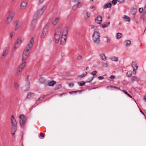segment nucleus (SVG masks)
<instances>
[{"instance_id":"nucleus-37","label":"nucleus","mask_w":146,"mask_h":146,"mask_svg":"<svg viewBox=\"0 0 146 146\" xmlns=\"http://www.w3.org/2000/svg\"><path fill=\"white\" fill-rule=\"evenodd\" d=\"M123 92H124L125 94L127 96H128L129 97H130V98H132V96L130 95L127 92L125 91V90H123Z\"/></svg>"},{"instance_id":"nucleus-21","label":"nucleus","mask_w":146,"mask_h":146,"mask_svg":"<svg viewBox=\"0 0 146 146\" xmlns=\"http://www.w3.org/2000/svg\"><path fill=\"white\" fill-rule=\"evenodd\" d=\"M131 41L129 40H127L125 41L124 42V43H125V45L126 46H129L131 44Z\"/></svg>"},{"instance_id":"nucleus-31","label":"nucleus","mask_w":146,"mask_h":146,"mask_svg":"<svg viewBox=\"0 0 146 146\" xmlns=\"http://www.w3.org/2000/svg\"><path fill=\"white\" fill-rule=\"evenodd\" d=\"M61 85L60 84L57 85L56 86L54 90H56L59 89L61 87Z\"/></svg>"},{"instance_id":"nucleus-35","label":"nucleus","mask_w":146,"mask_h":146,"mask_svg":"<svg viewBox=\"0 0 146 146\" xmlns=\"http://www.w3.org/2000/svg\"><path fill=\"white\" fill-rule=\"evenodd\" d=\"M87 74V72H85V73L84 74H83L81 75H80L79 77L80 78H83Z\"/></svg>"},{"instance_id":"nucleus-27","label":"nucleus","mask_w":146,"mask_h":146,"mask_svg":"<svg viewBox=\"0 0 146 146\" xmlns=\"http://www.w3.org/2000/svg\"><path fill=\"white\" fill-rule=\"evenodd\" d=\"M100 56L101 58L103 60L105 61L106 60L107 58L104 54L101 55Z\"/></svg>"},{"instance_id":"nucleus-1","label":"nucleus","mask_w":146,"mask_h":146,"mask_svg":"<svg viewBox=\"0 0 146 146\" xmlns=\"http://www.w3.org/2000/svg\"><path fill=\"white\" fill-rule=\"evenodd\" d=\"M34 42V40L33 38L31 39L30 43L28 44L26 48L23 52L22 56V60L25 61L28 57L29 54V51L31 50L32 47Z\"/></svg>"},{"instance_id":"nucleus-48","label":"nucleus","mask_w":146,"mask_h":146,"mask_svg":"<svg viewBox=\"0 0 146 146\" xmlns=\"http://www.w3.org/2000/svg\"><path fill=\"white\" fill-rule=\"evenodd\" d=\"M143 9L142 8H140L139 9V11L140 13H141L142 12L143 13Z\"/></svg>"},{"instance_id":"nucleus-45","label":"nucleus","mask_w":146,"mask_h":146,"mask_svg":"<svg viewBox=\"0 0 146 146\" xmlns=\"http://www.w3.org/2000/svg\"><path fill=\"white\" fill-rule=\"evenodd\" d=\"M102 27L103 28H105L106 27H108V25H107L106 24H102Z\"/></svg>"},{"instance_id":"nucleus-59","label":"nucleus","mask_w":146,"mask_h":146,"mask_svg":"<svg viewBox=\"0 0 146 146\" xmlns=\"http://www.w3.org/2000/svg\"><path fill=\"white\" fill-rule=\"evenodd\" d=\"M69 93L71 94H73L74 93H76V91H72V92H69Z\"/></svg>"},{"instance_id":"nucleus-24","label":"nucleus","mask_w":146,"mask_h":146,"mask_svg":"<svg viewBox=\"0 0 146 146\" xmlns=\"http://www.w3.org/2000/svg\"><path fill=\"white\" fill-rule=\"evenodd\" d=\"M42 31L44 33V35H46L48 31V28L47 27H45Z\"/></svg>"},{"instance_id":"nucleus-57","label":"nucleus","mask_w":146,"mask_h":146,"mask_svg":"<svg viewBox=\"0 0 146 146\" xmlns=\"http://www.w3.org/2000/svg\"><path fill=\"white\" fill-rule=\"evenodd\" d=\"M120 3H122L125 1V0H117Z\"/></svg>"},{"instance_id":"nucleus-25","label":"nucleus","mask_w":146,"mask_h":146,"mask_svg":"<svg viewBox=\"0 0 146 146\" xmlns=\"http://www.w3.org/2000/svg\"><path fill=\"white\" fill-rule=\"evenodd\" d=\"M68 33V31L66 29L64 30L62 33V36H66Z\"/></svg>"},{"instance_id":"nucleus-54","label":"nucleus","mask_w":146,"mask_h":146,"mask_svg":"<svg viewBox=\"0 0 146 146\" xmlns=\"http://www.w3.org/2000/svg\"><path fill=\"white\" fill-rule=\"evenodd\" d=\"M137 69H134L133 70V73L134 75H135L136 74V70Z\"/></svg>"},{"instance_id":"nucleus-53","label":"nucleus","mask_w":146,"mask_h":146,"mask_svg":"<svg viewBox=\"0 0 146 146\" xmlns=\"http://www.w3.org/2000/svg\"><path fill=\"white\" fill-rule=\"evenodd\" d=\"M104 79L103 76H99L98 77V79L100 80H102Z\"/></svg>"},{"instance_id":"nucleus-36","label":"nucleus","mask_w":146,"mask_h":146,"mask_svg":"<svg viewBox=\"0 0 146 146\" xmlns=\"http://www.w3.org/2000/svg\"><path fill=\"white\" fill-rule=\"evenodd\" d=\"M94 78V77H92L90 79L89 78L88 79V80L86 81V82L90 83L91 82L93 79Z\"/></svg>"},{"instance_id":"nucleus-11","label":"nucleus","mask_w":146,"mask_h":146,"mask_svg":"<svg viewBox=\"0 0 146 146\" xmlns=\"http://www.w3.org/2000/svg\"><path fill=\"white\" fill-rule=\"evenodd\" d=\"M102 22V17L100 15H98L95 19V23L98 24H101Z\"/></svg>"},{"instance_id":"nucleus-47","label":"nucleus","mask_w":146,"mask_h":146,"mask_svg":"<svg viewBox=\"0 0 146 146\" xmlns=\"http://www.w3.org/2000/svg\"><path fill=\"white\" fill-rule=\"evenodd\" d=\"M74 86V84L73 82H72L69 84V86L70 87H72Z\"/></svg>"},{"instance_id":"nucleus-20","label":"nucleus","mask_w":146,"mask_h":146,"mask_svg":"<svg viewBox=\"0 0 146 146\" xmlns=\"http://www.w3.org/2000/svg\"><path fill=\"white\" fill-rule=\"evenodd\" d=\"M56 83V82L54 80H52L49 82L48 85L49 86H53Z\"/></svg>"},{"instance_id":"nucleus-44","label":"nucleus","mask_w":146,"mask_h":146,"mask_svg":"<svg viewBox=\"0 0 146 146\" xmlns=\"http://www.w3.org/2000/svg\"><path fill=\"white\" fill-rule=\"evenodd\" d=\"M46 35H44V33L42 31V33L41 34L40 37L41 38H43L44 37V36Z\"/></svg>"},{"instance_id":"nucleus-63","label":"nucleus","mask_w":146,"mask_h":146,"mask_svg":"<svg viewBox=\"0 0 146 146\" xmlns=\"http://www.w3.org/2000/svg\"><path fill=\"white\" fill-rule=\"evenodd\" d=\"M49 25L50 24L48 23H47L46 24V25L45 27H47V28H48V27H49Z\"/></svg>"},{"instance_id":"nucleus-39","label":"nucleus","mask_w":146,"mask_h":146,"mask_svg":"<svg viewBox=\"0 0 146 146\" xmlns=\"http://www.w3.org/2000/svg\"><path fill=\"white\" fill-rule=\"evenodd\" d=\"M14 85L15 88L16 89H17L18 88L19 86V84L17 83H15L14 84Z\"/></svg>"},{"instance_id":"nucleus-2","label":"nucleus","mask_w":146,"mask_h":146,"mask_svg":"<svg viewBox=\"0 0 146 146\" xmlns=\"http://www.w3.org/2000/svg\"><path fill=\"white\" fill-rule=\"evenodd\" d=\"M11 120L12 123L11 130V133L13 135H14L17 129V123L13 115L11 116Z\"/></svg>"},{"instance_id":"nucleus-64","label":"nucleus","mask_w":146,"mask_h":146,"mask_svg":"<svg viewBox=\"0 0 146 146\" xmlns=\"http://www.w3.org/2000/svg\"><path fill=\"white\" fill-rule=\"evenodd\" d=\"M146 96H145V97H144L143 98V100L146 102V98H145Z\"/></svg>"},{"instance_id":"nucleus-33","label":"nucleus","mask_w":146,"mask_h":146,"mask_svg":"<svg viewBox=\"0 0 146 146\" xmlns=\"http://www.w3.org/2000/svg\"><path fill=\"white\" fill-rule=\"evenodd\" d=\"M122 34L120 33H118L117 34L116 37L117 39L120 38L122 36Z\"/></svg>"},{"instance_id":"nucleus-56","label":"nucleus","mask_w":146,"mask_h":146,"mask_svg":"<svg viewBox=\"0 0 146 146\" xmlns=\"http://www.w3.org/2000/svg\"><path fill=\"white\" fill-rule=\"evenodd\" d=\"M77 7L76 6V5H74L72 7V9L73 10H75L76 8Z\"/></svg>"},{"instance_id":"nucleus-52","label":"nucleus","mask_w":146,"mask_h":146,"mask_svg":"<svg viewBox=\"0 0 146 146\" xmlns=\"http://www.w3.org/2000/svg\"><path fill=\"white\" fill-rule=\"evenodd\" d=\"M108 66L107 64L106 63H105L103 64L102 66L104 67H106Z\"/></svg>"},{"instance_id":"nucleus-26","label":"nucleus","mask_w":146,"mask_h":146,"mask_svg":"<svg viewBox=\"0 0 146 146\" xmlns=\"http://www.w3.org/2000/svg\"><path fill=\"white\" fill-rule=\"evenodd\" d=\"M77 84L80 86H82L85 85V82L83 81H81V82H78Z\"/></svg>"},{"instance_id":"nucleus-3","label":"nucleus","mask_w":146,"mask_h":146,"mask_svg":"<svg viewBox=\"0 0 146 146\" xmlns=\"http://www.w3.org/2000/svg\"><path fill=\"white\" fill-rule=\"evenodd\" d=\"M61 25L59 26L58 28L56 29L55 32L54 37L56 43H58L60 38V35L61 34Z\"/></svg>"},{"instance_id":"nucleus-43","label":"nucleus","mask_w":146,"mask_h":146,"mask_svg":"<svg viewBox=\"0 0 146 146\" xmlns=\"http://www.w3.org/2000/svg\"><path fill=\"white\" fill-rule=\"evenodd\" d=\"M109 87H110V86H108L107 88H108ZM110 87L111 88H114L117 89H118V90H120V88H118V87H117L114 86H110Z\"/></svg>"},{"instance_id":"nucleus-28","label":"nucleus","mask_w":146,"mask_h":146,"mask_svg":"<svg viewBox=\"0 0 146 146\" xmlns=\"http://www.w3.org/2000/svg\"><path fill=\"white\" fill-rule=\"evenodd\" d=\"M45 81V79L43 78H40L39 80L40 82L42 84L44 83Z\"/></svg>"},{"instance_id":"nucleus-60","label":"nucleus","mask_w":146,"mask_h":146,"mask_svg":"<svg viewBox=\"0 0 146 146\" xmlns=\"http://www.w3.org/2000/svg\"><path fill=\"white\" fill-rule=\"evenodd\" d=\"M44 0H39L38 1V2L40 3L41 4L44 1Z\"/></svg>"},{"instance_id":"nucleus-15","label":"nucleus","mask_w":146,"mask_h":146,"mask_svg":"<svg viewBox=\"0 0 146 146\" xmlns=\"http://www.w3.org/2000/svg\"><path fill=\"white\" fill-rule=\"evenodd\" d=\"M59 20L58 18H57L55 19H53L52 20V24L54 25H56L58 23V21Z\"/></svg>"},{"instance_id":"nucleus-30","label":"nucleus","mask_w":146,"mask_h":146,"mask_svg":"<svg viewBox=\"0 0 146 146\" xmlns=\"http://www.w3.org/2000/svg\"><path fill=\"white\" fill-rule=\"evenodd\" d=\"M132 74V72L131 71H129L127 72L126 75L128 77H129L131 76Z\"/></svg>"},{"instance_id":"nucleus-32","label":"nucleus","mask_w":146,"mask_h":146,"mask_svg":"<svg viewBox=\"0 0 146 146\" xmlns=\"http://www.w3.org/2000/svg\"><path fill=\"white\" fill-rule=\"evenodd\" d=\"M137 78L135 76H133L131 79V81L133 82L134 81L137 80Z\"/></svg>"},{"instance_id":"nucleus-10","label":"nucleus","mask_w":146,"mask_h":146,"mask_svg":"<svg viewBox=\"0 0 146 146\" xmlns=\"http://www.w3.org/2000/svg\"><path fill=\"white\" fill-rule=\"evenodd\" d=\"M14 24L16 25L15 27V30H17L22 25V24L20 22L16 21L14 22Z\"/></svg>"},{"instance_id":"nucleus-61","label":"nucleus","mask_w":146,"mask_h":146,"mask_svg":"<svg viewBox=\"0 0 146 146\" xmlns=\"http://www.w3.org/2000/svg\"><path fill=\"white\" fill-rule=\"evenodd\" d=\"M82 90H79L76 91V93L78 92H80V93H81L82 92Z\"/></svg>"},{"instance_id":"nucleus-14","label":"nucleus","mask_w":146,"mask_h":146,"mask_svg":"<svg viewBox=\"0 0 146 146\" xmlns=\"http://www.w3.org/2000/svg\"><path fill=\"white\" fill-rule=\"evenodd\" d=\"M26 80L28 82L27 84V89H26V90H25V91L27 92V91H29L30 87V83L29 80L28 75L27 76V77L26 79Z\"/></svg>"},{"instance_id":"nucleus-16","label":"nucleus","mask_w":146,"mask_h":146,"mask_svg":"<svg viewBox=\"0 0 146 146\" xmlns=\"http://www.w3.org/2000/svg\"><path fill=\"white\" fill-rule=\"evenodd\" d=\"M131 66L134 69H137L138 68V66H137V64L134 61H132L131 64Z\"/></svg>"},{"instance_id":"nucleus-58","label":"nucleus","mask_w":146,"mask_h":146,"mask_svg":"<svg viewBox=\"0 0 146 146\" xmlns=\"http://www.w3.org/2000/svg\"><path fill=\"white\" fill-rule=\"evenodd\" d=\"M115 78V77L113 75H111L110 77V78L111 79H114Z\"/></svg>"},{"instance_id":"nucleus-42","label":"nucleus","mask_w":146,"mask_h":146,"mask_svg":"<svg viewBox=\"0 0 146 146\" xmlns=\"http://www.w3.org/2000/svg\"><path fill=\"white\" fill-rule=\"evenodd\" d=\"M140 19L141 20H143V21H144V19H145V15L144 14H143L141 16Z\"/></svg>"},{"instance_id":"nucleus-29","label":"nucleus","mask_w":146,"mask_h":146,"mask_svg":"<svg viewBox=\"0 0 146 146\" xmlns=\"http://www.w3.org/2000/svg\"><path fill=\"white\" fill-rule=\"evenodd\" d=\"M123 18L124 19H125L126 21H130V18L129 17L127 16L126 15L124 16Z\"/></svg>"},{"instance_id":"nucleus-22","label":"nucleus","mask_w":146,"mask_h":146,"mask_svg":"<svg viewBox=\"0 0 146 146\" xmlns=\"http://www.w3.org/2000/svg\"><path fill=\"white\" fill-rule=\"evenodd\" d=\"M34 95L35 94L33 93L29 92L27 94V98L29 99L31 96H34Z\"/></svg>"},{"instance_id":"nucleus-17","label":"nucleus","mask_w":146,"mask_h":146,"mask_svg":"<svg viewBox=\"0 0 146 146\" xmlns=\"http://www.w3.org/2000/svg\"><path fill=\"white\" fill-rule=\"evenodd\" d=\"M137 11V9L136 8H133L131 10V13L133 15H135Z\"/></svg>"},{"instance_id":"nucleus-55","label":"nucleus","mask_w":146,"mask_h":146,"mask_svg":"<svg viewBox=\"0 0 146 146\" xmlns=\"http://www.w3.org/2000/svg\"><path fill=\"white\" fill-rule=\"evenodd\" d=\"M40 136L41 137H44L45 136V134L42 133H40Z\"/></svg>"},{"instance_id":"nucleus-12","label":"nucleus","mask_w":146,"mask_h":146,"mask_svg":"<svg viewBox=\"0 0 146 146\" xmlns=\"http://www.w3.org/2000/svg\"><path fill=\"white\" fill-rule=\"evenodd\" d=\"M66 36H62L60 40V44L62 45H64L66 42Z\"/></svg>"},{"instance_id":"nucleus-38","label":"nucleus","mask_w":146,"mask_h":146,"mask_svg":"<svg viewBox=\"0 0 146 146\" xmlns=\"http://www.w3.org/2000/svg\"><path fill=\"white\" fill-rule=\"evenodd\" d=\"M97 73V71L96 70H94V71H93L92 72L91 74H92L93 75V76L94 77H95L96 76V75H97L96 74Z\"/></svg>"},{"instance_id":"nucleus-5","label":"nucleus","mask_w":146,"mask_h":146,"mask_svg":"<svg viewBox=\"0 0 146 146\" xmlns=\"http://www.w3.org/2000/svg\"><path fill=\"white\" fill-rule=\"evenodd\" d=\"M19 123L21 127H23L27 120L26 117L23 114H21L19 115Z\"/></svg>"},{"instance_id":"nucleus-41","label":"nucleus","mask_w":146,"mask_h":146,"mask_svg":"<svg viewBox=\"0 0 146 146\" xmlns=\"http://www.w3.org/2000/svg\"><path fill=\"white\" fill-rule=\"evenodd\" d=\"M82 6V4L80 2H78L76 5V6L77 7L80 8Z\"/></svg>"},{"instance_id":"nucleus-34","label":"nucleus","mask_w":146,"mask_h":146,"mask_svg":"<svg viewBox=\"0 0 146 146\" xmlns=\"http://www.w3.org/2000/svg\"><path fill=\"white\" fill-rule=\"evenodd\" d=\"M111 60L112 61H117L118 60V58L115 56L112 57H111Z\"/></svg>"},{"instance_id":"nucleus-62","label":"nucleus","mask_w":146,"mask_h":146,"mask_svg":"<svg viewBox=\"0 0 146 146\" xmlns=\"http://www.w3.org/2000/svg\"><path fill=\"white\" fill-rule=\"evenodd\" d=\"M140 112L143 114L144 115H145L144 113L143 112V111L141 110L140 109Z\"/></svg>"},{"instance_id":"nucleus-6","label":"nucleus","mask_w":146,"mask_h":146,"mask_svg":"<svg viewBox=\"0 0 146 146\" xmlns=\"http://www.w3.org/2000/svg\"><path fill=\"white\" fill-rule=\"evenodd\" d=\"M46 8L47 6H43L42 8L40 9L35 14L34 16V17L38 19L46 9Z\"/></svg>"},{"instance_id":"nucleus-13","label":"nucleus","mask_w":146,"mask_h":146,"mask_svg":"<svg viewBox=\"0 0 146 146\" xmlns=\"http://www.w3.org/2000/svg\"><path fill=\"white\" fill-rule=\"evenodd\" d=\"M37 19H38L34 17L33 20L32 21L31 24V27L33 29L35 27Z\"/></svg>"},{"instance_id":"nucleus-49","label":"nucleus","mask_w":146,"mask_h":146,"mask_svg":"<svg viewBox=\"0 0 146 146\" xmlns=\"http://www.w3.org/2000/svg\"><path fill=\"white\" fill-rule=\"evenodd\" d=\"M15 34V33L14 32H13L11 33L10 34V35L11 36V38H12V37Z\"/></svg>"},{"instance_id":"nucleus-8","label":"nucleus","mask_w":146,"mask_h":146,"mask_svg":"<svg viewBox=\"0 0 146 146\" xmlns=\"http://www.w3.org/2000/svg\"><path fill=\"white\" fill-rule=\"evenodd\" d=\"M15 15V13L13 12H9V15L8 17L7 18L6 23L7 24H9L10 22L12 20L13 18V17Z\"/></svg>"},{"instance_id":"nucleus-7","label":"nucleus","mask_w":146,"mask_h":146,"mask_svg":"<svg viewBox=\"0 0 146 146\" xmlns=\"http://www.w3.org/2000/svg\"><path fill=\"white\" fill-rule=\"evenodd\" d=\"M24 39V38L22 37H20L18 38L14 44V46L13 48L14 51H15L16 49L19 46L21 43Z\"/></svg>"},{"instance_id":"nucleus-40","label":"nucleus","mask_w":146,"mask_h":146,"mask_svg":"<svg viewBox=\"0 0 146 146\" xmlns=\"http://www.w3.org/2000/svg\"><path fill=\"white\" fill-rule=\"evenodd\" d=\"M117 1H118L117 0H113L111 2V3L113 5H115L116 4Z\"/></svg>"},{"instance_id":"nucleus-18","label":"nucleus","mask_w":146,"mask_h":146,"mask_svg":"<svg viewBox=\"0 0 146 146\" xmlns=\"http://www.w3.org/2000/svg\"><path fill=\"white\" fill-rule=\"evenodd\" d=\"M27 5V3L26 1H22L20 5L21 8H24L26 7Z\"/></svg>"},{"instance_id":"nucleus-19","label":"nucleus","mask_w":146,"mask_h":146,"mask_svg":"<svg viewBox=\"0 0 146 146\" xmlns=\"http://www.w3.org/2000/svg\"><path fill=\"white\" fill-rule=\"evenodd\" d=\"M111 4L110 3H107L106 5H104L103 7L104 9H106L108 8H110L111 7Z\"/></svg>"},{"instance_id":"nucleus-51","label":"nucleus","mask_w":146,"mask_h":146,"mask_svg":"<svg viewBox=\"0 0 146 146\" xmlns=\"http://www.w3.org/2000/svg\"><path fill=\"white\" fill-rule=\"evenodd\" d=\"M86 15L87 17L88 18H89L90 17V13L88 12H87L86 13Z\"/></svg>"},{"instance_id":"nucleus-9","label":"nucleus","mask_w":146,"mask_h":146,"mask_svg":"<svg viewBox=\"0 0 146 146\" xmlns=\"http://www.w3.org/2000/svg\"><path fill=\"white\" fill-rule=\"evenodd\" d=\"M26 64V62H24L21 64L19 66L17 69V76H18L19 74H20L21 72L22 71L23 69L25 66Z\"/></svg>"},{"instance_id":"nucleus-46","label":"nucleus","mask_w":146,"mask_h":146,"mask_svg":"<svg viewBox=\"0 0 146 146\" xmlns=\"http://www.w3.org/2000/svg\"><path fill=\"white\" fill-rule=\"evenodd\" d=\"M143 13L145 14L146 13V5L144 6V9H143Z\"/></svg>"},{"instance_id":"nucleus-50","label":"nucleus","mask_w":146,"mask_h":146,"mask_svg":"<svg viewBox=\"0 0 146 146\" xmlns=\"http://www.w3.org/2000/svg\"><path fill=\"white\" fill-rule=\"evenodd\" d=\"M82 59V56L80 55L78 56L77 57V59L78 60H81Z\"/></svg>"},{"instance_id":"nucleus-4","label":"nucleus","mask_w":146,"mask_h":146,"mask_svg":"<svg viewBox=\"0 0 146 146\" xmlns=\"http://www.w3.org/2000/svg\"><path fill=\"white\" fill-rule=\"evenodd\" d=\"M100 33L99 32L94 31L92 35V39L94 42L99 44L100 42Z\"/></svg>"},{"instance_id":"nucleus-23","label":"nucleus","mask_w":146,"mask_h":146,"mask_svg":"<svg viewBox=\"0 0 146 146\" xmlns=\"http://www.w3.org/2000/svg\"><path fill=\"white\" fill-rule=\"evenodd\" d=\"M8 50L7 48H5L3 51L2 56H5L8 53Z\"/></svg>"}]
</instances>
